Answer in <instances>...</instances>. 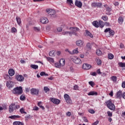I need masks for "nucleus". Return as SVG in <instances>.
Returning a JSON list of instances; mask_svg holds the SVG:
<instances>
[{
  "mask_svg": "<svg viewBox=\"0 0 125 125\" xmlns=\"http://www.w3.org/2000/svg\"><path fill=\"white\" fill-rule=\"evenodd\" d=\"M13 93L14 94H17L18 95H21L22 93H23V90L22 89V87H17L14 88L12 91Z\"/></svg>",
  "mask_w": 125,
  "mask_h": 125,
  "instance_id": "f257e3e1",
  "label": "nucleus"
},
{
  "mask_svg": "<svg viewBox=\"0 0 125 125\" xmlns=\"http://www.w3.org/2000/svg\"><path fill=\"white\" fill-rule=\"evenodd\" d=\"M105 104H106L107 107L108 109H110V110H111V111H115L116 109V106H115V104H113V103H112V101L111 100H108L105 102Z\"/></svg>",
  "mask_w": 125,
  "mask_h": 125,
  "instance_id": "f03ea898",
  "label": "nucleus"
},
{
  "mask_svg": "<svg viewBox=\"0 0 125 125\" xmlns=\"http://www.w3.org/2000/svg\"><path fill=\"white\" fill-rule=\"evenodd\" d=\"M69 30H70L72 35H74V36H78V33H76V32H79L80 31V29L78 27H71L69 28Z\"/></svg>",
  "mask_w": 125,
  "mask_h": 125,
  "instance_id": "7ed1b4c3",
  "label": "nucleus"
},
{
  "mask_svg": "<svg viewBox=\"0 0 125 125\" xmlns=\"http://www.w3.org/2000/svg\"><path fill=\"white\" fill-rule=\"evenodd\" d=\"M72 61L75 64H82V61L78 57H73L71 59Z\"/></svg>",
  "mask_w": 125,
  "mask_h": 125,
  "instance_id": "20e7f679",
  "label": "nucleus"
},
{
  "mask_svg": "<svg viewBox=\"0 0 125 125\" xmlns=\"http://www.w3.org/2000/svg\"><path fill=\"white\" fill-rule=\"evenodd\" d=\"M40 90L38 89L32 88L30 89V93L32 95H39Z\"/></svg>",
  "mask_w": 125,
  "mask_h": 125,
  "instance_id": "39448f33",
  "label": "nucleus"
},
{
  "mask_svg": "<svg viewBox=\"0 0 125 125\" xmlns=\"http://www.w3.org/2000/svg\"><path fill=\"white\" fill-rule=\"evenodd\" d=\"M64 99L67 104H71L72 103V100H71V98H70V96L67 94H65L64 95Z\"/></svg>",
  "mask_w": 125,
  "mask_h": 125,
  "instance_id": "423d86ee",
  "label": "nucleus"
},
{
  "mask_svg": "<svg viewBox=\"0 0 125 125\" xmlns=\"http://www.w3.org/2000/svg\"><path fill=\"white\" fill-rule=\"evenodd\" d=\"M108 32H109L110 36H111L112 37L115 35V31L113 30H111V28H106L104 30V33H108Z\"/></svg>",
  "mask_w": 125,
  "mask_h": 125,
  "instance_id": "0eeeda50",
  "label": "nucleus"
},
{
  "mask_svg": "<svg viewBox=\"0 0 125 125\" xmlns=\"http://www.w3.org/2000/svg\"><path fill=\"white\" fill-rule=\"evenodd\" d=\"M16 79L18 82H23L24 80H25V78L24 77H23V75H18L16 76Z\"/></svg>",
  "mask_w": 125,
  "mask_h": 125,
  "instance_id": "6e6552de",
  "label": "nucleus"
},
{
  "mask_svg": "<svg viewBox=\"0 0 125 125\" xmlns=\"http://www.w3.org/2000/svg\"><path fill=\"white\" fill-rule=\"evenodd\" d=\"M91 5L94 7H101L102 6V3L94 2L92 3Z\"/></svg>",
  "mask_w": 125,
  "mask_h": 125,
  "instance_id": "1a4fd4ad",
  "label": "nucleus"
},
{
  "mask_svg": "<svg viewBox=\"0 0 125 125\" xmlns=\"http://www.w3.org/2000/svg\"><path fill=\"white\" fill-rule=\"evenodd\" d=\"M82 68L84 70H89L91 68V65L87 63H84L83 65Z\"/></svg>",
  "mask_w": 125,
  "mask_h": 125,
  "instance_id": "9d476101",
  "label": "nucleus"
},
{
  "mask_svg": "<svg viewBox=\"0 0 125 125\" xmlns=\"http://www.w3.org/2000/svg\"><path fill=\"white\" fill-rule=\"evenodd\" d=\"M46 12H47L48 14L49 15H54L56 13L55 10H52V9H47Z\"/></svg>",
  "mask_w": 125,
  "mask_h": 125,
  "instance_id": "9b49d317",
  "label": "nucleus"
},
{
  "mask_svg": "<svg viewBox=\"0 0 125 125\" xmlns=\"http://www.w3.org/2000/svg\"><path fill=\"white\" fill-rule=\"evenodd\" d=\"M15 104H11L10 105L9 108V113H12L13 111L15 110Z\"/></svg>",
  "mask_w": 125,
  "mask_h": 125,
  "instance_id": "f8f14e48",
  "label": "nucleus"
},
{
  "mask_svg": "<svg viewBox=\"0 0 125 125\" xmlns=\"http://www.w3.org/2000/svg\"><path fill=\"white\" fill-rule=\"evenodd\" d=\"M14 85V83L12 81H8L6 83V86L9 88H11Z\"/></svg>",
  "mask_w": 125,
  "mask_h": 125,
  "instance_id": "ddd939ff",
  "label": "nucleus"
},
{
  "mask_svg": "<svg viewBox=\"0 0 125 125\" xmlns=\"http://www.w3.org/2000/svg\"><path fill=\"white\" fill-rule=\"evenodd\" d=\"M75 4L77 7H79V8H82V6H83V3L81 1H79L78 0H76Z\"/></svg>",
  "mask_w": 125,
  "mask_h": 125,
  "instance_id": "4468645a",
  "label": "nucleus"
},
{
  "mask_svg": "<svg viewBox=\"0 0 125 125\" xmlns=\"http://www.w3.org/2000/svg\"><path fill=\"white\" fill-rule=\"evenodd\" d=\"M40 22L42 23V24H46V23H48V20L45 17L42 18L40 20Z\"/></svg>",
  "mask_w": 125,
  "mask_h": 125,
  "instance_id": "2eb2a0df",
  "label": "nucleus"
},
{
  "mask_svg": "<svg viewBox=\"0 0 125 125\" xmlns=\"http://www.w3.org/2000/svg\"><path fill=\"white\" fill-rule=\"evenodd\" d=\"M51 101L53 103H54V104H57V105H58V104H59V103H60V100H59L57 99L52 98V99H51Z\"/></svg>",
  "mask_w": 125,
  "mask_h": 125,
  "instance_id": "dca6fc26",
  "label": "nucleus"
},
{
  "mask_svg": "<svg viewBox=\"0 0 125 125\" xmlns=\"http://www.w3.org/2000/svg\"><path fill=\"white\" fill-rule=\"evenodd\" d=\"M76 44L78 46L82 47L83 45V41L82 40H78L76 42Z\"/></svg>",
  "mask_w": 125,
  "mask_h": 125,
  "instance_id": "f3484780",
  "label": "nucleus"
},
{
  "mask_svg": "<svg viewBox=\"0 0 125 125\" xmlns=\"http://www.w3.org/2000/svg\"><path fill=\"white\" fill-rule=\"evenodd\" d=\"M8 74L9 76H14V74H15V72L13 69H10L8 71Z\"/></svg>",
  "mask_w": 125,
  "mask_h": 125,
  "instance_id": "a211bd4d",
  "label": "nucleus"
},
{
  "mask_svg": "<svg viewBox=\"0 0 125 125\" xmlns=\"http://www.w3.org/2000/svg\"><path fill=\"white\" fill-rule=\"evenodd\" d=\"M59 63L62 67L65 65V60L63 59H61L59 61Z\"/></svg>",
  "mask_w": 125,
  "mask_h": 125,
  "instance_id": "6ab92c4d",
  "label": "nucleus"
},
{
  "mask_svg": "<svg viewBox=\"0 0 125 125\" xmlns=\"http://www.w3.org/2000/svg\"><path fill=\"white\" fill-rule=\"evenodd\" d=\"M46 59H47V61L50 63H54V60L52 58L47 57H46Z\"/></svg>",
  "mask_w": 125,
  "mask_h": 125,
  "instance_id": "aec40b11",
  "label": "nucleus"
},
{
  "mask_svg": "<svg viewBox=\"0 0 125 125\" xmlns=\"http://www.w3.org/2000/svg\"><path fill=\"white\" fill-rule=\"evenodd\" d=\"M123 95V93L121 91H119L116 94L117 98H121Z\"/></svg>",
  "mask_w": 125,
  "mask_h": 125,
  "instance_id": "412c9836",
  "label": "nucleus"
},
{
  "mask_svg": "<svg viewBox=\"0 0 125 125\" xmlns=\"http://www.w3.org/2000/svg\"><path fill=\"white\" fill-rule=\"evenodd\" d=\"M123 22H124V18L122 17H119L118 18V23L122 25L123 24Z\"/></svg>",
  "mask_w": 125,
  "mask_h": 125,
  "instance_id": "4be33fe9",
  "label": "nucleus"
},
{
  "mask_svg": "<svg viewBox=\"0 0 125 125\" xmlns=\"http://www.w3.org/2000/svg\"><path fill=\"white\" fill-rule=\"evenodd\" d=\"M19 118H20V116L18 115H13L9 117V119H11L12 120H15V119H19Z\"/></svg>",
  "mask_w": 125,
  "mask_h": 125,
  "instance_id": "5701e85b",
  "label": "nucleus"
},
{
  "mask_svg": "<svg viewBox=\"0 0 125 125\" xmlns=\"http://www.w3.org/2000/svg\"><path fill=\"white\" fill-rule=\"evenodd\" d=\"M86 35L88 36V37H90L91 39H93V35H92V34H91L89 31L86 30Z\"/></svg>",
  "mask_w": 125,
  "mask_h": 125,
  "instance_id": "b1692460",
  "label": "nucleus"
},
{
  "mask_svg": "<svg viewBox=\"0 0 125 125\" xmlns=\"http://www.w3.org/2000/svg\"><path fill=\"white\" fill-rule=\"evenodd\" d=\"M93 25L96 28H98V27H99V24L98 21H94L93 22Z\"/></svg>",
  "mask_w": 125,
  "mask_h": 125,
  "instance_id": "393cba45",
  "label": "nucleus"
},
{
  "mask_svg": "<svg viewBox=\"0 0 125 125\" xmlns=\"http://www.w3.org/2000/svg\"><path fill=\"white\" fill-rule=\"evenodd\" d=\"M97 94H98L97 92H95V91H91L88 93V95L89 96L97 95Z\"/></svg>",
  "mask_w": 125,
  "mask_h": 125,
  "instance_id": "a878e982",
  "label": "nucleus"
},
{
  "mask_svg": "<svg viewBox=\"0 0 125 125\" xmlns=\"http://www.w3.org/2000/svg\"><path fill=\"white\" fill-rule=\"evenodd\" d=\"M13 125H24V124L19 121H16L13 123Z\"/></svg>",
  "mask_w": 125,
  "mask_h": 125,
  "instance_id": "bb28decb",
  "label": "nucleus"
},
{
  "mask_svg": "<svg viewBox=\"0 0 125 125\" xmlns=\"http://www.w3.org/2000/svg\"><path fill=\"white\" fill-rule=\"evenodd\" d=\"M16 19L17 20V22L18 25H20V24L21 23V18H20V17H17Z\"/></svg>",
  "mask_w": 125,
  "mask_h": 125,
  "instance_id": "cd10ccee",
  "label": "nucleus"
},
{
  "mask_svg": "<svg viewBox=\"0 0 125 125\" xmlns=\"http://www.w3.org/2000/svg\"><path fill=\"white\" fill-rule=\"evenodd\" d=\"M68 34L69 35V36L70 37H72V34H73V33H71V32L70 31H64L62 32V35H68Z\"/></svg>",
  "mask_w": 125,
  "mask_h": 125,
  "instance_id": "c85d7f7f",
  "label": "nucleus"
},
{
  "mask_svg": "<svg viewBox=\"0 0 125 125\" xmlns=\"http://www.w3.org/2000/svg\"><path fill=\"white\" fill-rule=\"evenodd\" d=\"M30 67H31V68H32V69H34L35 70H36L39 68V66L38 65H36V64H31Z\"/></svg>",
  "mask_w": 125,
  "mask_h": 125,
  "instance_id": "c756f323",
  "label": "nucleus"
},
{
  "mask_svg": "<svg viewBox=\"0 0 125 125\" xmlns=\"http://www.w3.org/2000/svg\"><path fill=\"white\" fill-rule=\"evenodd\" d=\"M99 26H100V28H103L104 27V23L102 21H99Z\"/></svg>",
  "mask_w": 125,
  "mask_h": 125,
  "instance_id": "7c9ffc66",
  "label": "nucleus"
},
{
  "mask_svg": "<svg viewBox=\"0 0 125 125\" xmlns=\"http://www.w3.org/2000/svg\"><path fill=\"white\" fill-rule=\"evenodd\" d=\"M118 65H119V67H121V68H124L125 67V62H120L118 63Z\"/></svg>",
  "mask_w": 125,
  "mask_h": 125,
  "instance_id": "2f4dec72",
  "label": "nucleus"
},
{
  "mask_svg": "<svg viewBox=\"0 0 125 125\" xmlns=\"http://www.w3.org/2000/svg\"><path fill=\"white\" fill-rule=\"evenodd\" d=\"M54 52V51H51L49 53V56H51V57H54V56H55Z\"/></svg>",
  "mask_w": 125,
  "mask_h": 125,
  "instance_id": "473e14b6",
  "label": "nucleus"
},
{
  "mask_svg": "<svg viewBox=\"0 0 125 125\" xmlns=\"http://www.w3.org/2000/svg\"><path fill=\"white\" fill-rule=\"evenodd\" d=\"M111 80H112L114 83L117 82V77L116 76H112L111 77Z\"/></svg>",
  "mask_w": 125,
  "mask_h": 125,
  "instance_id": "72a5a7b5",
  "label": "nucleus"
},
{
  "mask_svg": "<svg viewBox=\"0 0 125 125\" xmlns=\"http://www.w3.org/2000/svg\"><path fill=\"white\" fill-rule=\"evenodd\" d=\"M96 53L98 55V56L102 55V52H101V50H100V49H98L96 50Z\"/></svg>",
  "mask_w": 125,
  "mask_h": 125,
  "instance_id": "f704fd0d",
  "label": "nucleus"
},
{
  "mask_svg": "<svg viewBox=\"0 0 125 125\" xmlns=\"http://www.w3.org/2000/svg\"><path fill=\"white\" fill-rule=\"evenodd\" d=\"M38 105L39 106V107H40V108H41V109H42V110H43L44 109V107L42 105L41 102H38Z\"/></svg>",
  "mask_w": 125,
  "mask_h": 125,
  "instance_id": "c9c22d12",
  "label": "nucleus"
},
{
  "mask_svg": "<svg viewBox=\"0 0 125 125\" xmlns=\"http://www.w3.org/2000/svg\"><path fill=\"white\" fill-rule=\"evenodd\" d=\"M108 59H113V58H114V55L112 54H109L108 55Z\"/></svg>",
  "mask_w": 125,
  "mask_h": 125,
  "instance_id": "e433bc0d",
  "label": "nucleus"
},
{
  "mask_svg": "<svg viewBox=\"0 0 125 125\" xmlns=\"http://www.w3.org/2000/svg\"><path fill=\"white\" fill-rule=\"evenodd\" d=\"M40 75H41L42 76H44L45 77H47V76H48V74L45 73V72H42L40 73Z\"/></svg>",
  "mask_w": 125,
  "mask_h": 125,
  "instance_id": "4c0bfd02",
  "label": "nucleus"
},
{
  "mask_svg": "<svg viewBox=\"0 0 125 125\" xmlns=\"http://www.w3.org/2000/svg\"><path fill=\"white\" fill-rule=\"evenodd\" d=\"M86 47L89 50H90L91 48V44L90 43H88L86 44Z\"/></svg>",
  "mask_w": 125,
  "mask_h": 125,
  "instance_id": "58836bf2",
  "label": "nucleus"
},
{
  "mask_svg": "<svg viewBox=\"0 0 125 125\" xmlns=\"http://www.w3.org/2000/svg\"><path fill=\"white\" fill-rule=\"evenodd\" d=\"M55 66L56 68H60V67H62L60 62H57L55 64Z\"/></svg>",
  "mask_w": 125,
  "mask_h": 125,
  "instance_id": "ea45409f",
  "label": "nucleus"
},
{
  "mask_svg": "<svg viewBox=\"0 0 125 125\" xmlns=\"http://www.w3.org/2000/svg\"><path fill=\"white\" fill-rule=\"evenodd\" d=\"M31 118H32V116L31 115H29L25 117V120L26 122H27V121H28L29 119H31Z\"/></svg>",
  "mask_w": 125,
  "mask_h": 125,
  "instance_id": "a19ab883",
  "label": "nucleus"
},
{
  "mask_svg": "<svg viewBox=\"0 0 125 125\" xmlns=\"http://www.w3.org/2000/svg\"><path fill=\"white\" fill-rule=\"evenodd\" d=\"M34 30L35 32H40V31H41V29H40L39 27H34Z\"/></svg>",
  "mask_w": 125,
  "mask_h": 125,
  "instance_id": "79ce46f5",
  "label": "nucleus"
},
{
  "mask_svg": "<svg viewBox=\"0 0 125 125\" xmlns=\"http://www.w3.org/2000/svg\"><path fill=\"white\" fill-rule=\"evenodd\" d=\"M25 98L26 97H25V96H24V95H21L20 97V100H21V101H24Z\"/></svg>",
  "mask_w": 125,
  "mask_h": 125,
  "instance_id": "37998d69",
  "label": "nucleus"
},
{
  "mask_svg": "<svg viewBox=\"0 0 125 125\" xmlns=\"http://www.w3.org/2000/svg\"><path fill=\"white\" fill-rule=\"evenodd\" d=\"M77 53H79V51H78V48H76V49L73 50L72 51V54H76Z\"/></svg>",
  "mask_w": 125,
  "mask_h": 125,
  "instance_id": "c03bdc74",
  "label": "nucleus"
},
{
  "mask_svg": "<svg viewBox=\"0 0 125 125\" xmlns=\"http://www.w3.org/2000/svg\"><path fill=\"white\" fill-rule=\"evenodd\" d=\"M89 84H90L92 87H93L95 85L94 83L92 81L89 82Z\"/></svg>",
  "mask_w": 125,
  "mask_h": 125,
  "instance_id": "a18cd8bd",
  "label": "nucleus"
},
{
  "mask_svg": "<svg viewBox=\"0 0 125 125\" xmlns=\"http://www.w3.org/2000/svg\"><path fill=\"white\" fill-rule=\"evenodd\" d=\"M44 91L46 93L49 91V88L47 86L44 87Z\"/></svg>",
  "mask_w": 125,
  "mask_h": 125,
  "instance_id": "49530a36",
  "label": "nucleus"
},
{
  "mask_svg": "<svg viewBox=\"0 0 125 125\" xmlns=\"http://www.w3.org/2000/svg\"><path fill=\"white\" fill-rule=\"evenodd\" d=\"M17 30H16V28L15 27H12L11 29L12 33H16Z\"/></svg>",
  "mask_w": 125,
  "mask_h": 125,
  "instance_id": "de8ad7c7",
  "label": "nucleus"
},
{
  "mask_svg": "<svg viewBox=\"0 0 125 125\" xmlns=\"http://www.w3.org/2000/svg\"><path fill=\"white\" fill-rule=\"evenodd\" d=\"M97 63L98 64V65H101V63H102V61H101V60L100 59H98L97 60Z\"/></svg>",
  "mask_w": 125,
  "mask_h": 125,
  "instance_id": "09e8293b",
  "label": "nucleus"
},
{
  "mask_svg": "<svg viewBox=\"0 0 125 125\" xmlns=\"http://www.w3.org/2000/svg\"><path fill=\"white\" fill-rule=\"evenodd\" d=\"M89 113H90L91 114H94L95 113V111L93 109H89L88 110Z\"/></svg>",
  "mask_w": 125,
  "mask_h": 125,
  "instance_id": "8fccbe9b",
  "label": "nucleus"
},
{
  "mask_svg": "<svg viewBox=\"0 0 125 125\" xmlns=\"http://www.w3.org/2000/svg\"><path fill=\"white\" fill-rule=\"evenodd\" d=\"M73 89H74V90H78V89H79V86L75 85V86H74Z\"/></svg>",
  "mask_w": 125,
  "mask_h": 125,
  "instance_id": "3c124183",
  "label": "nucleus"
},
{
  "mask_svg": "<svg viewBox=\"0 0 125 125\" xmlns=\"http://www.w3.org/2000/svg\"><path fill=\"white\" fill-rule=\"evenodd\" d=\"M107 113L108 117H112V116H113V114H112V113L110 111H107Z\"/></svg>",
  "mask_w": 125,
  "mask_h": 125,
  "instance_id": "603ef678",
  "label": "nucleus"
},
{
  "mask_svg": "<svg viewBox=\"0 0 125 125\" xmlns=\"http://www.w3.org/2000/svg\"><path fill=\"white\" fill-rule=\"evenodd\" d=\"M24 111H25V109H24V108H21L20 110V112L21 113V114H24Z\"/></svg>",
  "mask_w": 125,
  "mask_h": 125,
  "instance_id": "864d4df0",
  "label": "nucleus"
},
{
  "mask_svg": "<svg viewBox=\"0 0 125 125\" xmlns=\"http://www.w3.org/2000/svg\"><path fill=\"white\" fill-rule=\"evenodd\" d=\"M102 19H103V20H104V21H107V20H108V17H107L106 16L103 17Z\"/></svg>",
  "mask_w": 125,
  "mask_h": 125,
  "instance_id": "5fc2aeb1",
  "label": "nucleus"
},
{
  "mask_svg": "<svg viewBox=\"0 0 125 125\" xmlns=\"http://www.w3.org/2000/svg\"><path fill=\"white\" fill-rule=\"evenodd\" d=\"M66 116H67V117L71 116V112H66Z\"/></svg>",
  "mask_w": 125,
  "mask_h": 125,
  "instance_id": "6e6d98bb",
  "label": "nucleus"
},
{
  "mask_svg": "<svg viewBox=\"0 0 125 125\" xmlns=\"http://www.w3.org/2000/svg\"><path fill=\"white\" fill-rule=\"evenodd\" d=\"M67 2L68 3L73 4V0H67Z\"/></svg>",
  "mask_w": 125,
  "mask_h": 125,
  "instance_id": "4d7b16f0",
  "label": "nucleus"
},
{
  "mask_svg": "<svg viewBox=\"0 0 125 125\" xmlns=\"http://www.w3.org/2000/svg\"><path fill=\"white\" fill-rule=\"evenodd\" d=\"M97 74H98L99 75H101L102 73H101V71H100V69H98L97 70Z\"/></svg>",
  "mask_w": 125,
  "mask_h": 125,
  "instance_id": "13d9d810",
  "label": "nucleus"
},
{
  "mask_svg": "<svg viewBox=\"0 0 125 125\" xmlns=\"http://www.w3.org/2000/svg\"><path fill=\"white\" fill-rule=\"evenodd\" d=\"M57 31L58 32H62V27H58L57 28Z\"/></svg>",
  "mask_w": 125,
  "mask_h": 125,
  "instance_id": "bf43d9fd",
  "label": "nucleus"
},
{
  "mask_svg": "<svg viewBox=\"0 0 125 125\" xmlns=\"http://www.w3.org/2000/svg\"><path fill=\"white\" fill-rule=\"evenodd\" d=\"M122 86L123 88H125V82H123L122 84Z\"/></svg>",
  "mask_w": 125,
  "mask_h": 125,
  "instance_id": "052dcab7",
  "label": "nucleus"
},
{
  "mask_svg": "<svg viewBox=\"0 0 125 125\" xmlns=\"http://www.w3.org/2000/svg\"><path fill=\"white\" fill-rule=\"evenodd\" d=\"M91 76H96V75H97V74L96 73V72H91Z\"/></svg>",
  "mask_w": 125,
  "mask_h": 125,
  "instance_id": "680f3d73",
  "label": "nucleus"
},
{
  "mask_svg": "<svg viewBox=\"0 0 125 125\" xmlns=\"http://www.w3.org/2000/svg\"><path fill=\"white\" fill-rule=\"evenodd\" d=\"M20 108V106L19 105H15V110H16V109H19Z\"/></svg>",
  "mask_w": 125,
  "mask_h": 125,
  "instance_id": "e2e57ef3",
  "label": "nucleus"
},
{
  "mask_svg": "<svg viewBox=\"0 0 125 125\" xmlns=\"http://www.w3.org/2000/svg\"><path fill=\"white\" fill-rule=\"evenodd\" d=\"M83 120L84 122H85V123H87L88 122V120H87V119H86V118L85 117H83Z\"/></svg>",
  "mask_w": 125,
  "mask_h": 125,
  "instance_id": "0e129e2a",
  "label": "nucleus"
},
{
  "mask_svg": "<svg viewBox=\"0 0 125 125\" xmlns=\"http://www.w3.org/2000/svg\"><path fill=\"white\" fill-rule=\"evenodd\" d=\"M99 123V121H96L95 122H94L93 124H92V125H98V123Z\"/></svg>",
  "mask_w": 125,
  "mask_h": 125,
  "instance_id": "69168bd1",
  "label": "nucleus"
},
{
  "mask_svg": "<svg viewBox=\"0 0 125 125\" xmlns=\"http://www.w3.org/2000/svg\"><path fill=\"white\" fill-rule=\"evenodd\" d=\"M120 48H124L125 47V45H124V44L121 43L120 45Z\"/></svg>",
  "mask_w": 125,
  "mask_h": 125,
  "instance_id": "338daca9",
  "label": "nucleus"
},
{
  "mask_svg": "<svg viewBox=\"0 0 125 125\" xmlns=\"http://www.w3.org/2000/svg\"><path fill=\"white\" fill-rule=\"evenodd\" d=\"M114 5L116 6H118L119 4H120V3H119V2H115L114 3Z\"/></svg>",
  "mask_w": 125,
  "mask_h": 125,
  "instance_id": "774afa93",
  "label": "nucleus"
}]
</instances>
